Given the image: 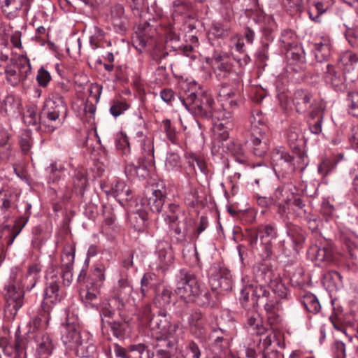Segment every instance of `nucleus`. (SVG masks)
<instances>
[{
    "label": "nucleus",
    "instance_id": "obj_11",
    "mask_svg": "<svg viewBox=\"0 0 358 358\" xmlns=\"http://www.w3.org/2000/svg\"><path fill=\"white\" fill-rule=\"evenodd\" d=\"M292 101L296 111L299 113L310 112L315 109V106H323L313 98L311 94L303 90L294 92Z\"/></svg>",
    "mask_w": 358,
    "mask_h": 358
},
{
    "label": "nucleus",
    "instance_id": "obj_14",
    "mask_svg": "<svg viewBox=\"0 0 358 358\" xmlns=\"http://www.w3.org/2000/svg\"><path fill=\"white\" fill-rule=\"evenodd\" d=\"M156 262L157 267L165 269L173 264L174 255L171 244L167 241H159L156 246Z\"/></svg>",
    "mask_w": 358,
    "mask_h": 358
},
{
    "label": "nucleus",
    "instance_id": "obj_40",
    "mask_svg": "<svg viewBox=\"0 0 358 358\" xmlns=\"http://www.w3.org/2000/svg\"><path fill=\"white\" fill-rule=\"evenodd\" d=\"M181 215L182 213L180 207L176 204H171L168 213L164 216V220L169 225H173L179 220Z\"/></svg>",
    "mask_w": 358,
    "mask_h": 358
},
{
    "label": "nucleus",
    "instance_id": "obj_26",
    "mask_svg": "<svg viewBox=\"0 0 358 358\" xmlns=\"http://www.w3.org/2000/svg\"><path fill=\"white\" fill-rule=\"evenodd\" d=\"M323 110V106H315V109L310 111L311 122H309V128L315 134H319L322 131Z\"/></svg>",
    "mask_w": 358,
    "mask_h": 358
},
{
    "label": "nucleus",
    "instance_id": "obj_61",
    "mask_svg": "<svg viewBox=\"0 0 358 358\" xmlns=\"http://www.w3.org/2000/svg\"><path fill=\"white\" fill-rule=\"evenodd\" d=\"M211 32L213 35L218 38H224L229 34V29L225 27L220 23H215L211 29Z\"/></svg>",
    "mask_w": 358,
    "mask_h": 358
},
{
    "label": "nucleus",
    "instance_id": "obj_19",
    "mask_svg": "<svg viewBox=\"0 0 358 358\" xmlns=\"http://www.w3.org/2000/svg\"><path fill=\"white\" fill-rule=\"evenodd\" d=\"M254 278L257 284L267 285L276 274L266 264H257L253 267Z\"/></svg>",
    "mask_w": 358,
    "mask_h": 358
},
{
    "label": "nucleus",
    "instance_id": "obj_62",
    "mask_svg": "<svg viewBox=\"0 0 358 358\" xmlns=\"http://www.w3.org/2000/svg\"><path fill=\"white\" fill-rule=\"evenodd\" d=\"M106 325H108L110 327L113 334L115 337L118 338L123 335L124 327L122 324L119 322H115L113 320H106Z\"/></svg>",
    "mask_w": 358,
    "mask_h": 358
},
{
    "label": "nucleus",
    "instance_id": "obj_59",
    "mask_svg": "<svg viewBox=\"0 0 358 358\" xmlns=\"http://www.w3.org/2000/svg\"><path fill=\"white\" fill-rule=\"evenodd\" d=\"M51 80L50 73L43 67L38 69L36 76V80L41 87H45L48 85Z\"/></svg>",
    "mask_w": 358,
    "mask_h": 358
},
{
    "label": "nucleus",
    "instance_id": "obj_8",
    "mask_svg": "<svg viewBox=\"0 0 358 358\" xmlns=\"http://www.w3.org/2000/svg\"><path fill=\"white\" fill-rule=\"evenodd\" d=\"M250 245L254 248L259 237L264 250V256L268 257L272 254L271 241L277 237V230L273 224H268L259 227L257 229H250L248 233Z\"/></svg>",
    "mask_w": 358,
    "mask_h": 358
},
{
    "label": "nucleus",
    "instance_id": "obj_42",
    "mask_svg": "<svg viewBox=\"0 0 358 358\" xmlns=\"http://www.w3.org/2000/svg\"><path fill=\"white\" fill-rule=\"evenodd\" d=\"M267 286H268L272 291L280 297L283 298L286 296L287 289L282 283L278 274L275 275Z\"/></svg>",
    "mask_w": 358,
    "mask_h": 358
},
{
    "label": "nucleus",
    "instance_id": "obj_36",
    "mask_svg": "<svg viewBox=\"0 0 358 358\" xmlns=\"http://www.w3.org/2000/svg\"><path fill=\"white\" fill-rule=\"evenodd\" d=\"M116 289L119 296L125 299L131 296L133 291L132 286L128 279L125 277H122L119 279Z\"/></svg>",
    "mask_w": 358,
    "mask_h": 358
},
{
    "label": "nucleus",
    "instance_id": "obj_41",
    "mask_svg": "<svg viewBox=\"0 0 358 358\" xmlns=\"http://www.w3.org/2000/svg\"><path fill=\"white\" fill-rule=\"evenodd\" d=\"M21 103L19 99L13 94L6 96L3 100L4 110L7 113H15L18 112Z\"/></svg>",
    "mask_w": 358,
    "mask_h": 358
},
{
    "label": "nucleus",
    "instance_id": "obj_63",
    "mask_svg": "<svg viewBox=\"0 0 358 358\" xmlns=\"http://www.w3.org/2000/svg\"><path fill=\"white\" fill-rule=\"evenodd\" d=\"M113 352L117 358H130L129 346L125 348L117 343H115L113 345Z\"/></svg>",
    "mask_w": 358,
    "mask_h": 358
},
{
    "label": "nucleus",
    "instance_id": "obj_4",
    "mask_svg": "<svg viewBox=\"0 0 358 358\" xmlns=\"http://www.w3.org/2000/svg\"><path fill=\"white\" fill-rule=\"evenodd\" d=\"M176 294L185 302H194L199 298L203 304H209L210 294L201 286L196 276L189 273H180L176 282Z\"/></svg>",
    "mask_w": 358,
    "mask_h": 358
},
{
    "label": "nucleus",
    "instance_id": "obj_13",
    "mask_svg": "<svg viewBox=\"0 0 358 358\" xmlns=\"http://www.w3.org/2000/svg\"><path fill=\"white\" fill-rule=\"evenodd\" d=\"M273 204L278 207L277 213L280 216H284L287 213L288 206L294 197V194L285 187L281 186L277 187L273 192L272 196Z\"/></svg>",
    "mask_w": 358,
    "mask_h": 358
},
{
    "label": "nucleus",
    "instance_id": "obj_55",
    "mask_svg": "<svg viewBox=\"0 0 358 358\" xmlns=\"http://www.w3.org/2000/svg\"><path fill=\"white\" fill-rule=\"evenodd\" d=\"M115 147L117 150L122 152L124 155H127L130 153V147L128 139L125 136L121 135L115 140Z\"/></svg>",
    "mask_w": 358,
    "mask_h": 358
},
{
    "label": "nucleus",
    "instance_id": "obj_56",
    "mask_svg": "<svg viewBox=\"0 0 358 358\" xmlns=\"http://www.w3.org/2000/svg\"><path fill=\"white\" fill-rule=\"evenodd\" d=\"M162 127H163L167 138L172 143L176 142V129L172 127L171 120L169 119L164 120L162 122Z\"/></svg>",
    "mask_w": 358,
    "mask_h": 358
},
{
    "label": "nucleus",
    "instance_id": "obj_20",
    "mask_svg": "<svg viewBox=\"0 0 358 358\" xmlns=\"http://www.w3.org/2000/svg\"><path fill=\"white\" fill-rule=\"evenodd\" d=\"M216 141L215 140V142ZM218 141L220 142V141ZM218 146L222 147L224 150L229 151L238 163L245 164L247 162V157L245 156L243 148L241 144L226 140L220 141V145Z\"/></svg>",
    "mask_w": 358,
    "mask_h": 358
},
{
    "label": "nucleus",
    "instance_id": "obj_38",
    "mask_svg": "<svg viewBox=\"0 0 358 358\" xmlns=\"http://www.w3.org/2000/svg\"><path fill=\"white\" fill-rule=\"evenodd\" d=\"M189 323L192 327V331L197 336L203 334L204 324L202 320V315L200 313H193L189 318Z\"/></svg>",
    "mask_w": 358,
    "mask_h": 358
},
{
    "label": "nucleus",
    "instance_id": "obj_32",
    "mask_svg": "<svg viewBox=\"0 0 358 358\" xmlns=\"http://www.w3.org/2000/svg\"><path fill=\"white\" fill-rule=\"evenodd\" d=\"M130 358H152L153 352H150L147 345L138 343L129 345Z\"/></svg>",
    "mask_w": 358,
    "mask_h": 358
},
{
    "label": "nucleus",
    "instance_id": "obj_6",
    "mask_svg": "<svg viewBox=\"0 0 358 358\" xmlns=\"http://www.w3.org/2000/svg\"><path fill=\"white\" fill-rule=\"evenodd\" d=\"M306 155L302 150H298L295 156H290L283 150H275L271 156V162L275 172L289 173L296 169H303L307 165Z\"/></svg>",
    "mask_w": 358,
    "mask_h": 358
},
{
    "label": "nucleus",
    "instance_id": "obj_58",
    "mask_svg": "<svg viewBox=\"0 0 358 358\" xmlns=\"http://www.w3.org/2000/svg\"><path fill=\"white\" fill-rule=\"evenodd\" d=\"M103 31L100 28L94 27V34L90 38V43L92 49L95 50L100 47L99 42L103 38Z\"/></svg>",
    "mask_w": 358,
    "mask_h": 358
},
{
    "label": "nucleus",
    "instance_id": "obj_34",
    "mask_svg": "<svg viewBox=\"0 0 358 358\" xmlns=\"http://www.w3.org/2000/svg\"><path fill=\"white\" fill-rule=\"evenodd\" d=\"M157 285V276L155 273H147L143 275L141 280V297L146 296L147 292L152 289Z\"/></svg>",
    "mask_w": 358,
    "mask_h": 358
},
{
    "label": "nucleus",
    "instance_id": "obj_15",
    "mask_svg": "<svg viewBox=\"0 0 358 358\" xmlns=\"http://www.w3.org/2000/svg\"><path fill=\"white\" fill-rule=\"evenodd\" d=\"M19 194L6 192L1 197L0 212L3 222H7L12 216L13 210L17 207Z\"/></svg>",
    "mask_w": 358,
    "mask_h": 358
},
{
    "label": "nucleus",
    "instance_id": "obj_44",
    "mask_svg": "<svg viewBox=\"0 0 358 358\" xmlns=\"http://www.w3.org/2000/svg\"><path fill=\"white\" fill-rule=\"evenodd\" d=\"M13 358H27L26 352V341L22 337L16 336L14 343Z\"/></svg>",
    "mask_w": 358,
    "mask_h": 358
},
{
    "label": "nucleus",
    "instance_id": "obj_30",
    "mask_svg": "<svg viewBox=\"0 0 358 358\" xmlns=\"http://www.w3.org/2000/svg\"><path fill=\"white\" fill-rule=\"evenodd\" d=\"M73 349L76 350L77 354L83 358L94 357L96 352V348L92 342V337L86 341L82 342L76 345Z\"/></svg>",
    "mask_w": 358,
    "mask_h": 358
},
{
    "label": "nucleus",
    "instance_id": "obj_48",
    "mask_svg": "<svg viewBox=\"0 0 358 358\" xmlns=\"http://www.w3.org/2000/svg\"><path fill=\"white\" fill-rule=\"evenodd\" d=\"M254 154L258 157H263L266 153L268 146L266 141H262L259 138L255 137L252 140Z\"/></svg>",
    "mask_w": 358,
    "mask_h": 358
},
{
    "label": "nucleus",
    "instance_id": "obj_2",
    "mask_svg": "<svg viewBox=\"0 0 358 358\" xmlns=\"http://www.w3.org/2000/svg\"><path fill=\"white\" fill-rule=\"evenodd\" d=\"M41 270L42 266L38 263L29 265L24 274L18 268L12 269L8 282L5 286L4 315L7 320H14L24 304L25 291H30L35 287L40 278Z\"/></svg>",
    "mask_w": 358,
    "mask_h": 358
},
{
    "label": "nucleus",
    "instance_id": "obj_17",
    "mask_svg": "<svg viewBox=\"0 0 358 358\" xmlns=\"http://www.w3.org/2000/svg\"><path fill=\"white\" fill-rule=\"evenodd\" d=\"M35 356L36 358H48L54 350V344L50 336L47 334L37 336Z\"/></svg>",
    "mask_w": 358,
    "mask_h": 358
},
{
    "label": "nucleus",
    "instance_id": "obj_46",
    "mask_svg": "<svg viewBox=\"0 0 358 358\" xmlns=\"http://www.w3.org/2000/svg\"><path fill=\"white\" fill-rule=\"evenodd\" d=\"M23 120L28 126L36 125L38 120H40V116L38 115L36 108L34 106L28 107L24 113Z\"/></svg>",
    "mask_w": 358,
    "mask_h": 358
},
{
    "label": "nucleus",
    "instance_id": "obj_21",
    "mask_svg": "<svg viewBox=\"0 0 358 358\" xmlns=\"http://www.w3.org/2000/svg\"><path fill=\"white\" fill-rule=\"evenodd\" d=\"M187 220H178L175 224L169 225L174 233L173 238H176L177 243L185 245L192 239V236L188 234L187 228Z\"/></svg>",
    "mask_w": 358,
    "mask_h": 358
},
{
    "label": "nucleus",
    "instance_id": "obj_18",
    "mask_svg": "<svg viewBox=\"0 0 358 358\" xmlns=\"http://www.w3.org/2000/svg\"><path fill=\"white\" fill-rule=\"evenodd\" d=\"M238 92L236 90L229 86L223 85L218 94L219 101L222 107H229L234 108L237 106Z\"/></svg>",
    "mask_w": 358,
    "mask_h": 358
},
{
    "label": "nucleus",
    "instance_id": "obj_29",
    "mask_svg": "<svg viewBox=\"0 0 358 358\" xmlns=\"http://www.w3.org/2000/svg\"><path fill=\"white\" fill-rule=\"evenodd\" d=\"M24 2V0H4L1 5L2 11L8 18H14L22 8Z\"/></svg>",
    "mask_w": 358,
    "mask_h": 358
},
{
    "label": "nucleus",
    "instance_id": "obj_7",
    "mask_svg": "<svg viewBox=\"0 0 358 358\" xmlns=\"http://www.w3.org/2000/svg\"><path fill=\"white\" fill-rule=\"evenodd\" d=\"M91 338L87 331H82L78 318H70L67 316L66 324L62 327V339L64 345L70 348H74L82 342Z\"/></svg>",
    "mask_w": 358,
    "mask_h": 358
},
{
    "label": "nucleus",
    "instance_id": "obj_50",
    "mask_svg": "<svg viewBox=\"0 0 358 358\" xmlns=\"http://www.w3.org/2000/svg\"><path fill=\"white\" fill-rule=\"evenodd\" d=\"M48 323V315L43 313L33 319L30 322V326L34 329V330L43 329L47 327Z\"/></svg>",
    "mask_w": 358,
    "mask_h": 358
},
{
    "label": "nucleus",
    "instance_id": "obj_51",
    "mask_svg": "<svg viewBox=\"0 0 358 358\" xmlns=\"http://www.w3.org/2000/svg\"><path fill=\"white\" fill-rule=\"evenodd\" d=\"M315 57L319 62H322L325 59L328 57L329 52L328 45L322 43H315Z\"/></svg>",
    "mask_w": 358,
    "mask_h": 358
},
{
    "label": "nucleus",
    "instance_id": "obj_9",
    "mask_svg": "<svg viewBox=\"0 0 358 358\" xmlns=\"http://www.w3.org/2000/svg\"><path fill=\"white\" fill-rule=\"evenodd\" d=\"M29 59L24 55L17 57L16 62L6 69L7 81L13 86L23 83L31 73Z\"/></svg>",
    "mask_w": 358,
    "mask_h": 358
},
{
    "label": "nucleus",
    "instance_id": "obj_60",
    "mask_svg": "<svg viewBox=\"0 0 358 358\" xmlns=\"http://www.w3.org/2000/svg\"><path fill=\"white\" fill-rule=\"evenodd\" d=\"M172 292L168 288H164L162 292L157 296V301L159 306L164 307L171 303Z\"/></svg>",
    "mask_w": 358,
    "mask_h": 358
},
{
    "label": "nucleus",
    "instance_id": "obj_52",
    "mask_svg": "<svg viewBox=\"0 0 358 358\" xmlns=\"http://www.w3.org/2000/svg\"><path fill=\"white\" fill-rule=\"evenodd\" d=\"M301 135L299 133V129L296 127H290L287 132V138L288 143H289L290 146L298 150V146L296 144L297 141L299 140Z\"/></svg>",
    "mask_w": 358,
    "mask_h": 358
},
{
    "label": "nucleus",
    "instance_id": "obj_64",
    "mask_svg": "<svg viewBox=\"0 0 358 358\" xmlns=\"http://www.w3.org/2000/svg\"><path fill=\"white\" fill-rule=\"evenodd\" d=\"M84 112L87 117V120L90 124H92L94 120V115L96 112V106L92 103L87 102L84 107Z\"/></svg>",
    "mask_w": 358,
    "mask_h": 358
},
{
    "label": "nucleus",
    "instance_id": "obj_10",
    "mask_svg": "<svg viewBox=\"0 0 358 358\" xmlns=\"http://www.w3.org/2000/svg\"><path fill=\"white\" fill-rule=\"evenodd\" d=\"M246 15L255 22L259 24L264 37L266 41L264 46L267 47L268 42L273 39V31L276 27L273 19L271 16L265 15L262 10L257 9L248 10L246 11Z\"/></svg>",
    "mask_w": 358,
    "mask_h": 358
},
{
    "label": "nucleus",
    "instance_id": "obj_35",
    "mask_svg": "<svg viewBox=\"0 0 358 358\" xmlns=\"http://www.w3.org/2000/svg\"><path fill=\"white\" fill-rule=\"evenodd\" d=\"M302 304L308 311L313 313H318L321 308L317 298L313 294H306L303 298Z\"/></svg>",
    "mask_w": 358,
    "mask_h": 358
},
{
    "label": "nucleus",
    "instance_id": "obj_47",
    "mask_svg": "<svg viewBox=\"0 0 358 358\" xmlns=\"http://www.w3.org/2000/svg\"><path fill=\"white\" fill-rule=\"evenodd\" d=\"M129 107V105L125 100H114L110 106V112L114 117H118L126 111Z\"/></svg>",
    "mask_w": 358,
    "mask_h": 358
},
{
    "label": "nucleus",
    "instance_id": "obj_45",
    "mask_svg": "<svg viewBox=\"0 0 358 358\" xmlns=\"http://www.w3.org/2000/svg\"><path fill=\"white\" fill-rule=\"evenodd\" d=\"M74 252L71 248H65L61 256V268L73 269Z\"/></svg>",
    "mask_w": 358,
    "mask_h": 358
},
{
    "label": "nucleus",
    "instance_id": "obj_43",
    "mask_svg": "<svg viewBox=\"0 0 358 358\" xmlns=\"http://www.w3.org/2000/svg\"><path fill=\"white\" fill-rule=\"evenodd\" d=\"M265 286L266 285L257 283V285H248V290L252 292V299L254 303L257 302L258 299L266 297L268 294Z\"/></svg>",
    "mask_w": 358,
    "mask_h": 358
},
{
    "label": "nucleus",
    "instance_id": "obj_39",
    "mask_svg": "<svg viewBox=\"0 0 358 358\" xmlns=\"http://www.w3.org/2000/svg\"><path fill=\"white\" fill-rule=\"evenodd\" d=\"M59 285L56 281L49 283L44 292V300L46 303H55L58 300Z\"/></svg>",
    "mask_w": 358,
    "mask_h": 358
},
{
    "label": "nucleus",
    "instance_id": "obj_12",
    "mask_svg": "<svg viewBox=\"0 0 358 358\" xmlns=\"http://www.w3.org/2000/svg\"><path fill=\"white\" fill-rule=\"evenodd\" d=\"M207 62L211 65L219 79L227 78L232 71V65L227 55L215 52Z\"/></svg>",
    "mask_w": 358,
    "mask_h": 358
},
{
    "label": "nucleus",
    "instance_id": "obj_53",
    "mask_svg": "<svg viewBox=\"0 0 358 358\" xmlns=\"http://www.w3.org/2000/svg\"><path fill=\"white\" fill-rule=\"evenodd\" d=\"M275 304L273 301L265 303L264 309L268 313V320L271 326L274 325L279 320V317L275 313Z\"/></svg>",
    "mask_w": 358,
    "mask_h": 358
},
{
    "label": "nucleus",
    "instance_id": "obj_57",
    "mask_svg": "<svg viewBox=\"0 0 358 358\" xmlns=\"http://www.w3.org/2000/svg\"><path fill=\"white\" fill-rule=\"evenodd\" d=\"M349 111L353 116L358 117V92L348 94Z\"/></svg>",
    "mask_w": 358,
    "mask_h": 358
},
{
    "label": "nucleus",
    "instance_id": "obj_54",
    "mask_svg": "<svg viewBox=\"0 0 358 358\" xmlns=\"http://www.w3.org/2000/svg\"><path fill=\"white\" fill-rule=\"evenodd\" d=\"M100 285H95L92 288H87L86 290H83L80 292V296L83 300H85L86 302L93 301L96 299V296L99 294V289Z\"/></svg>",
    "mask_w": 358,
    "mask_h": 358
},
{
    "label": "nucleus",
    "instance_id": "obj_33",
    "mask_svg": "<svg viewBox=\"0 0 358 358\" xmlns=\"http://www.w3.org/2000/svg\"><path fill=\"white\" fill-rule=\"evenodd\" d=\"M164 166L168 171H179L182 166L180 157L176 152H168L165 159Z\"/></svg>",
    "mask_w": 358,
    "mask_h": 358
},
{
    "label": "nucleus",
    "instance_id": "obj_31",
    "mask_svg": "<svg viewBox=\"0 0 358 358\" xmlns=\"http://www.w3.org/2000/svg\"><path fill=\"white\" fill-rule=\"evenodd\" d=\"M153 163L148 164L146 159L139 161L138 165L129 164L126 167V171L131 176H136L139 178H145L148 175V167L152 166Z\"/></svg>",
    "mask_w": 358,
    "mask_h": 358
},
{
    "label": "nucleus",
    "instance_id": "obj_28",
    "mask_svg": "<svg viewBox=\"0 0 358 358\" xmlns=\"http://www.w3.org/2000/svg\"><path fill=\"white\" fill-rule=\"evenodd\" d=\"M310 252L313 253L315 260L320 263H329L334 260V251L329 246L318 248L314 246L311 248Z\"/></svg>",
    "mask_w": 358,
    "mask_h": 358
},
{
    "label": "nucleus",
    "instance_id": "obj_25",
    "mask_svg": "<svg viewBox=\"0 0 358 358\" xmlns=\"http://www.w3.org/2000/svg\"><path fill=\"white\" fill-rule=\"evenodd\" d=\"M323 284L330 292L339 290L343 285L342 276L337 271L328 272L324 277Z\"/></svg>",
    "mask_w": 358,
    "mask_h": 358
},
{
    "label": "nucleus",
    "instance_id": "obj_49",
    "mask_svg": "<svg viewBox=\"0 0 358 358\" xmlns=\"http://www.w3.org/2000/svg\"><path fill=\"white\" fill-rule=\"evenodd\" d=\"M87 184V180L84 173L78 172L73 179V186L76 191L83 194Z\"/></svg>",
    "mask_w": 358,
    "mask_h": 358
},
{
    "label": "nucleus",
    "instance_id": "obj_16",
    "mask_svg": "<svg viewBox=\"0 0 358 358\" xmlns=\"http://www.w3.org/2000/svg\"><path fill=\"white\" fill-rule=\"evenodd\" d=\"M209 282L213 289L229 291L232 288V276L226 268H220L215 275L210 276Z\"/></svg>",
    "mask_w": 358,
    "mask_h": 358
},
{
    "label": "nucleus",
    "instance_id": "obj_37",
    "mask_svg": "<svg viewBox=\"0 0 358 358\" xmlns=\"http://www.w3.org/2000/svg\"><path fill=\"white\" fill-rule=\"evenodd\" d=\"M247 325L250 330L253 331L257 334H263L265 332V328L262 324L261 318L257 314H252L248 317Z\"/></svg>",
    "mask_w": 358,
    "mask_h": 358
},
{
    "label": "nucleus",
    "instance_id": "obj_3",
    "mask_svg": "<svg viewBox=\"0 0 358 358\" xmlns=\"http://www.w3.org/2000/svg\"><path fill=\"white\" fill-rule=\"evenodd\" d=\"M67 115V106L62 95L56 93L50 94L45 101L40 115L41 123L54 131L61 126Z\"/></svg>",
    "mask_w": 358,
    "mask_h": 358
},
{
    "label": "nucleus",
    "instance_id": "obj_23",
    "mask_svg": "<svg viewBox=\"0 0 358 358\" xmlns=\"http://www.w3.org/2000/svg\"><path fill=\"white\" fill-rule=\"evenodd\" d=\"M287 57L292 70L299 71L303 69L306 58L302 50L298 48L292 50L287 52Z\"/></svg>",
    "mask_w": 358,
    "mask_h": 358
},
{
    "label": "nucleus",
    "instance_id": "obj_24",
    "mask_svg": "<svg viewBox=\"0 0 358 358\" xmlns=\"http://www.w3.org/2000/svg\"><path fill=\"white\" fill-rule=\"evenodd\" d=\"M165 192L161 189H153L148 197V205L152 212L159 213L165 202Z\"/></svg>",
    "mask_w": 358,
    "mask_h": 358
},
{
    "label": "nucleus",
    "instance_id": "obj_5",
    "mask_svg": "<svg viewBox=\"0 0 358 358\" xmlns=\"http://www.w3.org/2000/svg\"><path fill=\"white\" fill-rule=\"evenodd\" d=\"M140 314L143 323H150L152 334L157 341L174 338L178 335L179 323H171L165 316L152 320L150 304L145 305Z\"/></svg>",
    "mask_w": 358,
    "mask_h": 358
},
{
    "label": "nucleus",
    "instance_id": "obj_22",
    "mask_svg": "<svg viewBox=\"0 0 358 358\" xmlns=\"http://www.w3.org/2000/svg\"><path fill=\"white\" fill-rule=\"evenodd\" d=\"M112 194L122 204L131 199V189L124 181L117 180L111 188Z\"/></svg>",
    "mask_w": 358,
    "mask_h": 358
},
{
    "label": "nucleus",
    "instance_id": "obj_27",
    "mask_svg": "<svg viewBox=\"0 0 358 358\" xmlns=\"http://www.w3.org/2000/svg\"><path fill=\"white\" fill-rule=\"evenodd\" d=\"M137 135L140 137H143L141 143L142 154L143 159H146L148 164L153 163L154 162V143L152 137L143 136V132L138 131Z\"/></svg>",
    "mask_w": 358,
    "mask_h": 358
},
{
    "label": "nucleus",
    "instance_id": "obj_1",
    "mask_svg": "<svg viewBox=\"0 0 358 358\" xmlns=\"http://www.w3.org/2000/svg\"><path fill=\"white\" fill-rule=\"evenodd\" d=\"M187 83H183L181 89L185 94L180 96V100L185 108L196 116L206 118L214 117L213 131L215 141H226L229 138V131L235 126L233 114L227 111L229 107H222L220 110H213L214 100L207 94H201L198 97L196 92L187 88Z\"/></svg>",
    "mask_w": 358,
    "mask_h": 358
}]
</instances>
